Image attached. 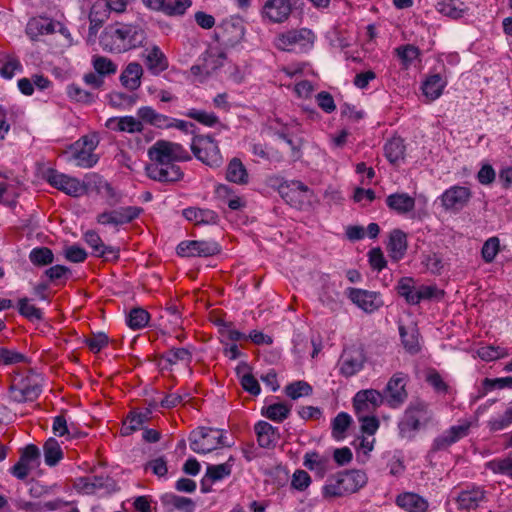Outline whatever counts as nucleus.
I'll use <instances>...</instances> for the list:
<instances>
[{"instance_id": "22", "label": "nucleus", "mask_w": 512, "mask_h": 512, "mask_svg": "<svg viewBox=\"0 0 512 512\" xmlns=\"http://www.w3.org/2000/svg\"><path fill=\"white\" fill-rule=\"evenodd\" d=\"M254 431L257 436L258 445L261 448L273 449L276 447V444L280 439V433L277 427L261 420L255 424Z\"/></svg>"}, {"instance_id": "44", "label": "nucleus", "mask_w": 512, "mask_h": 512, "mask_svg": "<svg viewBox=\"0 0 512 512\" xmlns=\"http://www.w3.org/2000/svg\"><path fill=\"white\" fill-rule=\"evenodd\" d=\"M329 460L326 457H322L316 451L307 452L304 455L303 465L311 470L317 471L321 476H323L327 470Z\"/></svg>"}, {"instance_id": "36", "label": "nucleus", "mask_w": 512, "mask_h": 512, "mask_svg": "<svg viewBox=\"0 0 512 512\" xmlns=\"http://www.w3.org/2000/svg\"><path fill=\"white\" fill-rule=\"evenodd\" d=\"M446 85L447 81L440 74H432L423 82L422 91L430 100H436L442 95Z\"/></svg>"}, {"instance_id": "11", "label": "nucleus", "mask_w": 512, "mask_h": 512, "mask_svg": "<svg viewBox=\"0 0 512 512\" xmlns=\"http://www.w3.org/2000/svg\"><path fill=\"white\" fill-rule=\"evenodd\" d=\"M409 377L403 372H396L383 389L385 403L392 409L400 408L408 398L406 385Z\"/></svg>"}, {"instance_id": "28", "label": "nucleus", "mask_w": 512, "mask_h": 512, "mask_svg": "<svg viewBox=\"0 0 512 512\" xmlns=\"http://www.w3.org/2000/svg\"><path fill=\"white\" fill-rule=\"evenodd\" d=\"M142 75V66L138 62H130L122 71L119 80L123 87L130 91H135L141 85Z\"/></svg>"}, {"instance_id": "29", "label": "nucleus", "mask_w": 512, "mask_h": 512, "mask_svg": "<svg viewBox=\"0 0 512 512\" xmlns=\"http://www.w3.org/2000/svg\"><path fill=\"white\" fill-rule=\"evenodd\" d=\"M151 419V409H145L143 412L132 410L126 416L123 426L121 428V434L123 436H129L135 431L141 429L145 423Z\"/></svg>"}, {"instance_id": "20", "label": "nucleus", "mask_w": 512, "mask_h": 512, "mask_svg": "<svg viewBox=\"0 0 512 512\" xmlns=\"http://www.w3.org/2000/svg\"><path fill=\"white\" fill-rule=\"evenodd\" d=\"M485 500L486 492L478 486L460 491L455 498L457 509L467 512L477 509Z\"/></svg>"}, {"instance_id": "55", "label": "nucleus", "mask_w": 512, "mask_h": 512, "mask_svg": "<svg viewBox=\"0 0 512 512\" xmlns=\"http://www.w3.org/2000/svg\"><path fill=\"white\" fill-rule=\"evenodd\" d=\"M30 261L36 266H46L54 261V254L48 247H36L29 254Z\"/></svg>"}, {"instance_id": "10", "label": "nucleus", "mask_w": 512, "mask_h": 512, "mask_svg": "<svg viewBox=\"0 0 512 512\" xmlns=\"http://www.w3.org/2000/svg\"><path fill=\"white\" fill-rule=\"evenodd\" d=\"M278 192L291 207L302 210L310 204L312 190L299 180L284 181L279 184Z\"/></svg>"}, {"instance_id": "53", "label": "nucleus", "mask_w": 512, "mask_h": 512, "mask_svg": "<svg viewBox=\"0 0 512 512\" xmlns=\"http://www.w3.org/2000/svg\"><path fill=\"white\" fill-rule=\"evenodd\" d=\"M107 17V9L102 4H94L89 13L90 34H96Z\"/></svg>"}, {"instance_id": "62", "label": "nucleus", "mask_w": 512, "mask_h": 512, "mask_svg": "<svg viewBox=\"0 0 512 512\" xmlns=\"http://www.w3.org/2000/svg\"><path fill=\"white\" fill-rule=\"evenodd\" d=\"M500 250V241L497 237H491L487 239L481 250V255L483 260L486 263H491L494 261L495 257L497 256L498 252Z\"/></svg>"}, {"instance_id": "27", "label": "nucleus", "mask_w": 512, "mask_h": 512, "mask_svg": "<svg viewBox=\"0 0 512 512\" xmlns=\"http://www.w3.org/2000/svg\"><path fill=\"white\" fill-rule=\"evenodd\" d=\"M144 61L148 71L156 76L165 71L169 66L167 57L156 45L147 50V54L144 55Z\"/></svg>"}, {"instance_id": "48", "label": "nucleus", "mask_w": 512, "mask_h": 512, "mask_svg": "<svg viewBox=\"0 0 512 512\" xmlns=\"http://www.w3.org/2000/svg\"><path fill=\"white\" fill-rule=\"evenodd\" d=\"M184 115L207 127H214L217 124L223 126L220 123L218 116L213 112L191 108L185 112Z\"/></svg>"}, {"instance_id": "8", "label": "nucleus", "mask_w": 512, "mask_h": 512, "mask_svg": "<svg viewBox=\"0 0 512 512\" xmlns=\"http://www.w3.org/2000/svg\"><path fill=\"white\" fill-rule=\"evenodd\" d=\"M191 151L198 160L210 167H219L223 162L218 144L210 135H194Z\"/></svg>"}, {"instance_id": "56", "label": "nucleus", "mask_w": 512, "mask_h": 512, "mask_svg": "<svg viewBox=\"0 0 512 512\" xmlns=\"http://www.w3.org/2000/svg\"><path fill=\"white\" fill-rule=\"evenodd\" d=\"M486 468L495 474L512 478V457L496 458L486 463Z\"/></svg>"}, {"instance_id": "59", "label": "nucleus", "mask_w": 512, "mask_h": 512, "mask_svg": "<svg viewBox=\"0 0 512 512\" xmlns=\"http://www.w3.org/2000/svg\"><path fill=\"white\" fill-rule=\"evenodd\" d=\"M477 355L483 361L490 362V361H494V360H497L500 358H504V357L508 356L509 354H508L507 350L504 348H501L499 346L496 347V346L489 345V346L480 347L477 350Z\"/></svg>"}, {"instance_id": "15", "label": "nucleus", "mask_w": 512, "mask_h": 512, "mask_svg": "<svg viewBox=\"0 0 512 512\" xmlns=\"http://www.w3.org/2000/svg\"><path fill=\"white\" fill-rule=\"evenodd\" d=\"M41 392V386L29 377L14 380L9 387L10 398L17 403L33 402Z\"/></svg>"}, {"instance_id": "18", "label": "nucleus", "mask_w": 512, "mask_h": 512, "mask_svg": "<svg viewBox=\"0 0 512 512\" xmlns=\"http://www.w3.org/2000/svg\"><path fill=\"white\" fill-rule=\"evenodd\" d=\"M471 198V191L464 186H452L445 190L441 195V203L445 210L459 212L462 210Z\"/></svg>"}, {"instance_id": "35", "label": "nucleus", "mask_w": 512, "mask_h": 512, "mask_svg": "<svg viewBox=\"0 0 512 512\" xmlns=\"http://www.w3.org/2000/svg\"><path fill=\"white\" fill-rule=\"evenodd\" d=\"M226 179L229 182L238 184V185H246L249 182V174L242 163V161L234 157L230 160L228 163L227 169H226Z\"/></svg>"}, {"instance_id": "33", "label": "nucleus", "mask_w": 512, "mask_h": 512, "mask_svg": "<svg viewBox=\"0 0 512 512\" xmlns=\"http://www.w3.org/2000/svg\"><path fill=\"white\" fill-rule=\"evenodd\" d=\"M435 8L440 14L454 20L462 18L469 10L461 0H438Z\"/></svg>"}, {"instance_id": "2", "label": "nucleus", "mask_w": 512, "mask_h": 512, "mask_svg": "<svg viewBox=\"0 0 512 512\" xmlns=\"http://www.w3.org/2000/svg\"><path fill=\"white\" fill-rule=\"evenodd\" d=\"M150 163L146 165V175L158 182H177L183 178V172L178 164L170 157L163 140L156 141L148 149Z\"/></svg>"}, {"instance_id": "7", "label": "nucleus", "mask_w": 512, "mask_h": 512, "mask_svg": "<svg viewBox=\"0 0 512 512\" xmlns=\"http://www.w3.org/2000/svg\"><path fill=\"white\" fill-rule=\"evenodd\" d=\"M189 440L191 450L198 454H207L219 445L231 446L230 443L225 441L222 430L209 427H199L192 431Z\"/></svg>"}, {"instance_id": "45", "label": "nucleus", "mask_w": 512, "mask_h": 512, "mask_svg": "<svg viewBox=\"0 0 512 512\" xmlns=\"http://www.w3.org/2000/svg\"><path fill=\"white\" fill-rule=\"evenodd\" d=\"M45 463L52 467L58 464V462L63 458V451L58 443V441L54 438H49L43 446Z\"/></svg>"}, {"instance_id": "34", "label": "nucleus", "mask_w": 512, "mask_h": 512, "mask_svg": "<svg viewBox=\"0 0 512 512\" xmlns=\"http://www.w3.org/2000/svg\"><path fill=\"white\" fill-rule=\"evenodd\" d=\"M364 356L360 351L346 352L342 356L340 372L345 377H350L358 373L364 364Z\"/></svg>"}, {"instance_id": "63", "label": "nucleus", "mask_w": 512, "mask_h": 512, "mask_svg": "<svg viewBox=\"0 0 512 512\" xmlns=\"http://www.w3.org/2000/svg\"><path fill=\"white\" fill-rule=\"evenodd\" d=\"M192 5L191 0H174L166 1L163 13L167 16H181L184 15L186 10Z\"/></svg>"}, {"instance_id": "41", "label": "nucleus", "mask_w": 512, "mask_h": 512, "mask_svg": "<svg viewBox=\"0 0 512 512\" xmlns=\"http://www.w3.org/2000/svg\"><path fill=\"white\" fill-rule=\"evenodd\" d=\"M394 54L399 58L403 69H408L414 60L422 55L421 50L413 44H404L394 49Z\"/></svg>"}, {"instance_id": "30", "label": "nucleus", "mask_w": 512, "mask_h": 512, "mask_svg": "<svg viewBox=\"0 0 512 512\" xmlns=\"http://www.w3.org/2000/svg\"><path fill=\"white\" fill-rule=\"evenodd\" d=\"M396 504L407 512H426L428 509L427 500L412 492L399 494Z\"/></svg>"}, {"instance_id": "50", "label": "nucleus", "mask_w": 512, "mask_h": 512, "mask_svg": "<svg viewBox=\"0 0 512 512\" xmlns=\"http://www.w3.org/2000/svg\"><path fill=\"white\" fill-rule=\"evenodd\" d=\"M352 423L351 416L346 412H340L337 416L332 420V436L336 440H341L345 437V433L347 429L350 427Z\"/></svg>"}, {"instance_id": "31", "label": "nucleus", "mask_w": 512, "mask_h": 512, "mask_svg": "<svg viewBox=\"0 0 512 512\" xmlns=\"http://www.w3.org/2000/svg\"><path fill=\"white\" fill-rule=\"evenodd\" d=\"M388 208L399 215H405L415 208V199L407 193H393L386 198Z\"/></svg>"}, {"instance_id": "40", "label": "nucleus", "mask_w": 512, "mask_h": 512, "mask_svg": "<svg viewBox=\"0 0 512 512\" xmlns=\"http://www.w3.org/2000/svg\"><path fill=\"white\" fill-rule=\"evenodd\" d=\"M292 405L285 402L270 404L262 408V415L271 421L281 423L290 415Z\"/></svg>"}, {"instance_id": "25", "label": "nucleus", "mask_w": 512, "mask_h": 512, "mask_svg": "<svg viewBox=\"0 0 512 512\" xmlns=\"http://www.w3.org/2000/svg\"><path fill=\"white\" fill-rule=\"evenodd\" d=\"M137 116L143 123L149 124L158 129L171 128V117L157 112L151 106H142L137 110Z\"/></svg>"}, {"instance_id": "58", "label": "nucleus", "mask_w": 512, "mask_h": 512, "mask_svg": "<svg viewBox=\"0 0 512 512\" xmlns=\"http://www.w3.org/2000/svg\"><path fill=\"white\" fill-rule=\"evenodd\" d=\"M510 425H512V406L507 408L502 415L492 418L487 422V427L490 432L504 430Z\"/></svg>"}, {"instance_id": "3", "label": "nucleus", "mask_w": 512, "mask_h": 512, "mask_svg": "<svg viewBox=\"0 0 512 512\" xmlns=\"http://www.w3.org/2000/svg\"><path fill=\"white\" fill-rule=\"evenodd\" d=\"M367 481V475L362 470L340 471L328 478L322 487V496L327 500L345 497L358 492L367 484Z\"/></svg>"}, {"instance_id": "43", "label": "nucleus", "mask_w": 512, "mask_h": 512, "mask_svg": "<svg viewBox=\"0 0 512 512\" xmlns=\"http://www.w3.org/2000/svg\"><path fill=\"white\" fill-rule=\"evenodd\" d=\"M63 501L60 499H56L53 501H48L45 503H35L25 500H16L15 506L20 510H26L30 512H43L44 510L53 511L62 505Z\"/></svg>"}, {"instance_id": "13", "label": "nucleus", "mask_w": 512, "mask_h": 512, "mask_svg": "<svg viewBox=\"0 0 512 512\" xmlns=\"http://www.w3.org/2000/svg\"><path fill=\"white\" fill-rule=\"evenodd\" d=\"M221 251V246L213 240H186L178 244L176 252L181 257H210Z\"/></svg>"}, {"instance_id": "24", "label": "nucleus", "mask_w": 512, "mask_h": 512, "mask_svg": "<svg viewBox=\"0 0 512 512\" xmlns=\"http://www.w3.org/2000/svg\"><path fill=\"white\" fill-rule=\"evenodd\" d=\"M160 502L167 512H194L196 507L192 499L174 493L163 494Z\"/></svg>"}, {"instance_id": "6", "label": "nucleus", "mask_w": 512, "mask_h": 512, "mask_svg": "<svg viewBox=\"0 0 512 512\" xmlns=\"http://www.w3.org/2000/svg\"><path fill=\"white\" fill-rule=\"evenodd\" d=\"M315 34L307 28L292 29L279 34L274 41L275 47L286 52H306L312 48Z\"/></svg>"}, {"instance_id": "47", "label": "nucleus", "mask_w": 512, "mask_h": 512, "mask_svg": "<svg viewBox=\"0 0 512 512\" xmlns=\"http://www.w3.org/2000/svg\"><path fill=\"white\" fill-rule=\"evenodd\" d=\"M150 314L141 307L132 308L127 315V325L132 330H140L147 326Z\"/></svg>"}, {"instance_id": "51", "label": "nucleus", "mask_w": 512, "mask_h": 512, "mask_svg": "<svg viewBox=\"0 0 512 512\" xmlns=\"http://www.w3.org/2000/svg\"><path fill=\"white\" fill-rule=\"evenodd\" d=\"M18 312L29 321H42L44 319L42 310L30 304L27 297L18 300Z\"/></svg>"}, {"instance_id": "49", "label": "nucleus", "mask_w": 512, "mask_h": 512, "mask_svg": "<svg viewBox=\"0 0 512 512\" xmlns=\"http://www.w3.org/2000/svg\"><path fill=\"white\" fill-rule=\"evenodd\" d=\"M97 193L103 194L106 197V202L109 206H115L122 201V194L117 191L106 180L99 178L96 183Z\"/></svg>"}, {"instance_id": "61", "label": "nucleus", "mask_w": 512, "mask_h": 512, "mask_svg": "<svg viewBox=\"0 0 512 512\" xmlns=\"http://www.w3.org/2000/svg\"><path fill=\"white\" fill-rule=\"evenodd\" d=\"M93 67L101 76L115 74L117 71V65L104 56H95L93 58Z\"/></svg>"}, {"instance_id": "39", "label": "nucleus", "mask_w": 512, "mask_h": 512, "mask_svg": "<svg viewBox=\"0 0 512 512\" xmlns=\"http://www.w3.org/2000/svg\"><path fill=\"white\" fill-rule=\"evenodd\" d=\"M405 149L404 141L400 137H394L384 145L385 156L393 165H397L404 159Z\"/></svg>"}, {"instance_id": "32", "label": "nucleus", "mask_w": 512, "mask_h": 512, "mask_svg": "<svg viewBox=\"0 0 512 512\" xmlns=\"http://www.w3.org/2000/svg\"><path fill=\"white\" fill-rule=\"evenodd\" d=\"M407 247L406 233L400 229H394L390 233L389 243L387 246L390 257L395 261L402 259L406 253Z\"/></svg>"}, {"instance_id": "9", "label": "nucleus", "mask_w": 512, "mask_h": 512, "mask_svg": "<svg viewBox=\"0 0 512 512\" xmlns=\"http://www.w3.org/2000/svg\"><path fill=\"white\" fill-rule=\"evenodd\" d=\"M42 178L52 187L64 192L71 197H80L87 193V186L75 177H71L57 171L54 168H47L42 173Z\"/></svg>"}, {"instance_id": "54", "label": "nucleus", "mask_w": 512, "mask_h": 512, "mask_svg": "<svg viewBox=\"0 0 512 512\" xmlns=\"http://www.w3.org/2000/svg\"><path fill=\"white\" fill-rule=\"evenodd\" d=\"M231 472L232 465L226 462L218 465H208L205 474L209 482L214 483L230 476Z\"/></svg>"}, {"instance_id": "37", "label": "nucleus", "mask_w": 512, "mask_h": 512, "mask_svg": "<svg viewBox=\"0 0 512 512\" xmlns=\"http://www.w3.org/2000/svg\"><path fill=\"white\" fill-rule=\"evenodd\" d=\"M82 489L86 493H94L100 489L109 490L115 485L114 480L109 476L94 475L88 477H82L79 479Z\"/></svg>"}, {"instance_id": "12", "label": "nucleus", "mask_w": 512, "mask_h": 512, "mask_svg": "<svg viewBox=\"0 0 512 512\" xmlns=\"http://www.w3.org/2000/svg\"><path fill=\"white\" fill-rule=\"evenodd\" d=\"M245 36V27L241 18L223 20L216 28V40L223 46L233 48L239 44Z\"/></svg>"}, {"instance_id": "1", "label": "nucleus", "mask_w": 512, "mask_h": 512, "mask_svg": "<svg viewBox=\"0 0 512 512\" xmlns=\"http://www.w3.org/2000/svg\"><path fill=\"white\" fill-rule=\"evenodd\" d=\"M147 39L145 30L136 24H109L100 36V45L110 53H124L142 47Z\"/></svg>"}, {"instance_id": "57", "label": "nucleus", "mask_w": 512, "mask_h": 512, "mask_svg": "<svg viewBox=\"0 0 512 512\" xmlns=\"http://www.w3.org/2000/svg\"><path fill=\"white\" fill-rule=\"evenodd\" d=\"M68 96L80 103L91 104L95 101L96 95L92 92L82 89L77 84H71L67 87Z\"/></svg>"}, {"instance_id": "26", "label": "nucleus", "mask_w": 512, "mask_h": 512, "mask_svg": "<svg viewBox=\"0 0 512 512\" xmlns=\"http://www.w3.org/2000/svg\"><path fill=\"white\" fill-rule=\"evenodd\" d=\"M106 127L117 132L141 133L144 130L142 121L133 116L112 117L106 121Z\"/></svg>"}, {"instance_id": "60", "label": "nucleus", "mask_w": 512, "mask_h": 512, "mask_svg": "<svg viewBox=\"0 0 512 512\" xmlns=\"http://www.w3.org/2000/svg\"><path fill=\"white\" fill-rule=\"evenodd\" d=\"M162 358L170 365H174L178 361L190 363L192 361V353L187 348H172L163 354Z\"/></svg>"}, {"instance_id": "42", "label": "nucleus", "mask_w": 512, "mask_h": 512, "mask_svg": "<svg viewBox=\"0 0 512 512\" xmlns=\"http://www.w3.org/2000/svg\"><path fill=\"white\" fill-rule=\"evenodd\" d=\"M416 290L412 277L400 278L396 286L398 295L403 297L409 305H416Z\"/></svg>"}, {"instance_id": "4", "label": "nucleus", "mask_w": 512, "mask_h": 512, "mask_svg": "<svg viewBox=\"0 0 512 512\" xmlns=\"http://www.w3.org/2000/svg\"><path fill=\"white\" fill-rule=\"evenodd\" d=\"M432 419L433 412L428 403L420 399L411 401L398 421L399 437L408 442L413 441L420 429L427 426Z\"/></svg>"}, {"instance_id": "46", "label": "nucleus", "mask_w": 512, "mask_h": 512, "mask_svg": "<svg viewBox=\"0 0 512 512\" xmlns=\"http://www.w3.org/2000/svg\"><path fill=\"white\" fill-rule=\"evenodd\" d=\"M512 389V376L501 377V378H485L482 381V389L479 395L475 398L478 400L484 397L488 392L495 389Z\"/></svg>"}, {"instance_id": "17", "label": "nucleus", "mask_w": 512, "mask_h": 512, "mask_svg": "<svg viewBox=\"0 0 512 512\" xmlns=\"http://www.w3.org/2000/svg\"><path fill=\"white\" fill-rule=\"evenodd\" d=\"M347 296L366 313H373L383 306L381 295L378 292L350 287L347 289Z\"/></svg>"}, {"instance_id": "21", "label": "nucleus", "mask_w": 512, "mask_h": 512, "mask_svg": "<svg viewBox=\"0 0 512 512\" xmlns=\"http://www.w3.org/2000/svg\"><path fill=\"white\" fill-rule=\"evenodd\" d=\"M59 22L44 16L31 18L26 25V34L32 41H37L40 36L53 34Z\"/></svg>"}, {"instance_id": "23", "label": "nucleus", "mask_w": 512, "mask_h": 512, "mask_svg": "<svg viewBox=\"0 0 512 512\" xmlns=\"http://www.w3.org/2000/svg\"><path fill=\"white\" fill-rule=\"evenodd\" d=\"M183 217L195 225H216L219 223V215L211 209L188 207L182 211Z\"/></svg>"}, {"instance_id": "16", "label": "nucleus", "mask_w": 512, "mask_h": 512, "mask_svg": "<svg viewBox=\"0 0 512 512\" xmlns=\"http://www.w3.org/2000/svg\"><path fill=\"white\" fill-rule=\"evenodd\" d=\"M260 13L264 21L272 24L284 23L292 13V3L290 0H266Z\"/></svg>"}, {"instance_id": "19", "label": "nucleus", "mask_w": 512, "mask_h": 512, "mask_svg": "<svg viewBox=\"0 0 512 512\" xmlns=\"http://www.w3.org/2000/svg\"><path fill=\"white\" fill-rule=\"evenodd\" d=\"M385 403L383 392L375 389L361 390L353 398L356 414L370 412Z\"/></svg>"}, {"instance_id": "64", "label": "nucleus", "mask_w": 512, "mask_h": 512, "mask_svg": "<svg viewBox=\"0 0 512 512\" xmlns=\"http://www.w3.org/2000/svg\"><path fill=\"white\" fill-rule=\"evenodd\" d=\"M426 382L435 390L437 393L447 394L450 392L449 385L444 381L440 373L436 370H431L426 375Z\"/></svg>"}, {"instance_id": "14", "label": "nucleus", "mask_w": 512, "mask_h": 512, "mask_svg": "<svg viewBox=\"0 0 512 512\" xmlns=\"http://www.w3.org/2000/svg\"><path fill=\"white\" fill-rule=\"evenodd\" d=\"M470 427L471 423L469 421H463L459 425L451 426L433 440L429 454L447 450L450 446L466 437L469 434Z\"/></svg>"}, {"instance_id": "5", "label": "nucleus", "mask_w": 512, "mask_h": 512, "mask_svg": "<svg viewBox=\"0 0 512 512\" xmlns=\"http://www.w3.org/2000/svg\"><path fill=\"white\" fill-rule=\"evenodd\" d=\"M99 144L96 135H84L77 141L68 146L65 154L69 162H74L76 166L83 168L93 167L99 160L94 153Z\"/></svg>"}, {"instance_id": "38", "label": "nucleus", "mask_w": 512, "mask_h": 512, "mask_svg": "<svg viewBox=\"0 0 512 512\" xmlns=\"http://www.w3.org/2000/svg\"><path fill=\"white\" fill-rule=\"evenodd\" d=\"M399 334L401 337L402 345L404 346L405 350L414 355L417 354L421 347L419 343V332L418 329L415 327L406 328L403 325L399 326Z\"/></svg>"}, {"instance_id": "52", "label": "nucleus", "mask_w": 512, "mask_h": 512, "mask_svg": "<svg viewBox=\"0 0 512 512\" xmlns=\"http://www.w3.org/2000/svg\"><path fill=\"white\" fill-rule=\"evenodd\" d=\"M285 394L292 400L300 397L310 396L313 392L312 386L303 380L294 381L288 384L284 389Z\"/></svg>"}]
</instances>
